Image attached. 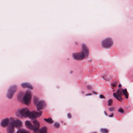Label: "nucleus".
<instances>
[{
    "mask_svg": "<svg viewBox=\"0 0 133 133\" xmlns=\"http://www.w3.org/2000/svg\"><path fill=\"white\" fill-rule=\"evenodd\" d=\"M34 126H33L31 123L28 121L25 122L26 126L29 129L33 130L34 133H38L37 131L40 124L39 122L37 120H35L33 122ZM46 127H43L41 128L40 130L39 133H46Z\"/></svg>",
    "mask_w": 133,
    "mask_h": 133,
    "instance_id": "obj_1",
    "label": "nucleus"
},
{
    "mask_svg": "<svg viewBox=\"0 0 133 133\" xmlns=\"http://www.w3.org/2000/svg\"><path fill=\"white\" fill-rule=\"evenodd\" d=\"M18 112L22 117H28L30 118H32L39 117L42 114L43 112L42 111H40L39 112H37L34 111L30 112L27 108H24L19 110Z\"/></svg>",
    "mask_w": 133,
    "mask_h": 133,
    "instance_id": "obj_2",
    "label": "nucleus"
},
{
    "mask_svg": "<svg viewBox=\"0 0 133 133\" xmlns=\"http://www.w3.org/2000/svg\"><path fill=\"white\" fill-rule=\"evenodd\" d=\"M82 48V50L81 53L74 54L72 55L73 58L75 59H83L88 54V49L85 44H83Z\"/></svg>",
    "mask_w": 133,
    "mask_h": 133,
    "instance_id": "obj_3",
    "label": "nucleus"
},
{
    "mask_svg": "<svg viewBox=\"0 0 133 133\" xmlns=\"http://www.w3.org/2000/svg\"><path fill=\"white\" fill-rule=\"evenodd\" d=\"M123 94L125 96L126 98H128V94L126 89H118L116 91V93H113L114 97L118 100L121 101L123 99L121 95Z\"/></svg>",
    "mask_w": 133,
    "mask_h": 133,
    "instance_id": "obj_4",
    "label": "nucleus"
},
{
    "mask_svg": "<svg viewBox=\"0 0 133 133\" xmlns=\"http://www.w3.org/2000/svg\"><path fill=\"white\" fill-rule=\"evenodd\" d=\"M22 124L21 121L19 119L12 121L7 128L8 133H14V128L20 127Z\"/></svg>",
    "mask_w": 133,
    "mask_h": 133,
    "instance_id": "obj_5",
    "label": "nucleus"
},
{
    "mask_svg": "<svg viewBox=\"0 0 133 133\" xmlns=\"http://www.w3.org/2000/svg\"><path fill=\"white\" fill-rule=\"evenodd\" d=\"M38 101V98H34V102L36 104L37 110L38 111H39L44 108L45 106V103L44 101Z\"/></svg>",
    "mask_w": 133,
    "mask_h": 133,
    "instance_id": "obj_6",
    "label": "nucleus"
},
{
    "mask_svg": "<svg viewBox=\"0 0 133 133\" xmlns=\"http://www.w3.org/2000/svg\"><path fill=\"white\" fill-rule=\"evenodd\" d=\"M31 92L30 91H26L23 97V101L26 104H28L30 103L31 98Z\"/></svg>",
    "mask_w": 133,
    "mask_h": 133,
    "instance_id": "obj_7",
    "label": "nucleus"
},
{
    "mask_svg": "<svg viewBox=\"0 0 133 133\" xmlns=\"http://www.w3.org/2000/svg\"><path fill=\"white\" fill-rule=\"evenodd\" d=\"M113 44L112 40L110 38H107L103 40L102 43V45L104 48L111 47Z\"/></svg>",
    "mask_w": 133,
    "mask_h": 133,
    "instance_id": "obj_8",
    "label": "nucleus"
},
{
    "mask_svg": "<svg viewBox=\"0 0 133 133\" xmlns=\"http://www.w3.org/2000/svg\"><path fill=\"white\" fill-rule=\"evenodd\" d=\"M16 91V87L15 85L10 87L7 94V97L9 99H11Z\"/></svg>",
    "mask_w": 133,
    "mask_h": 133,
    "instance_id": "obj_9",
    "label": "nucleus"
},
{
    "mask_svg": "<svg viewBox=\"0 0 133 133\" xmlns=\"http://www.w3.org/2000/svg\"><path fill=\"white\" fill-rule=\"evenodd\" d=\"M9 123V121L8 119H5L2 120L1 122V126L4 127L7 126Z\"/></svg>",
    "mask_w": 133,
    "mask_h": 133,
    "instance_id": "obj_10",
    "label": "nucleus"
},
{
    "mask_svg": "<svg viewBox=\"0 0 133 133\" xmlns=\"http://www.w3.org/2000/svg\"><path fill=\"white\" fill-rule=\"evenodd\" d=\"M22 87H26L29 89H31L32 87V86L28 83H23L21 84Z\"/></svg>",
    "mask_w": 133,
    "mask_h": 133,
    "instance_id": "obj_11",
    "label": "nucleus"
},
{
    "mask_svg": "<svg viewBox=\"0 0 133 133\" xmlns=\"http://www.w3.org/2000/svg\"><path fill=\"white\" fill-rule=\"evenodd\" d=\"M44 119L46 122L49 123H51L53 122V121L51 118H49L47 119L45 118Z\"/></svg>",
    "mask_w": 133,
    "mask_h": 133,
    "instance_id": "obj_12",
    "label": "nucleus"
},
{
    "mask_svg": "<svg viewBox=\"0 0 133 133\" xmlns=\"http://www.w3.org/2000/svg\"><path fill=\"white\" fill-rule=\"evenodd\" d=\"M17 133H29L27 131L24 129H21L18 130Z\"/></svg>",
    "mask_w": 133,
    "mask_h": 133,
    "instance_id": "obj_13",
    "label": "nucleus"
},
{
    "mask_svg": "<svg viewBox=\"0 0 133 133\" xmlns=\"http://www.w3.org/2000/svg\"><path fill=\"white\" fill-rule=\"evenodd\" d=\"M100 131L101 133H108V130L106 129L101 128Z\"/></svg>",
    "mask_w": 133,
    "mask_h": 133,
    "instance_id": "obj_14",
    "label": "nucleus"
},
{
    "mask_svg": "<svg viewBox=\"0 0 133 133\" xmlns=\"http://www.w3.org/2000/svg\"><path fill=\"white\" fill-rule=\"evenodd\" d=\"M112 99H110L108 101V106H110L111 105L112 102Z\"/></svg>",
    "mask_w": 133,
    "mask_h": 133,
    "instance_id": "obj_15",
    "label": "nucleus"
},
{
    "mask_svg": "<svg viewBox=\"0 0 133 133\" xmlns=\"http://www.w3.org/2000/svg\"><path fill=\"white\" fill-rule=\"evenodd\" d=\"M117 81H115L114 82H113V83H112L111 84V85L112 87H116L117 85Z\"/></svg>",
    "mask_w": 133,
    "mask_h": 133,
    "instance_id": "obj_16",
    "label": "nucleus"
},
{
    "mask_svg": "<svg viewBox=\"0 0 133 133\" xmlns=\"http://www.w3.org/2000/svg\"><path fill=\"white\" fill-rule=\"evenodd\" d=\"M118 111L119 112L121 113H123L124 112V110L122 108H120L118 110Z\"/></svg>",
    "mask_w": 133,
    "mask_h": 133,
    "instance_id": "obj_17",
    "label": "nucleus"
},
{
    "mask_svg": "<svg viewBox=\"0 0 133 133\" xmlns=\"http://www.w3.org/2000/svg\"><path fill=\"white\" fill-rule=\"evenodd\" d=\"M55 126L57 128H58L59 126V124L58 123H56L55 124Z\"/></svg>",
    "mask_w": 133,
    "mask_h": 133,
    "instance_id": "obj_18",
    "label": "nucleus"
},
{
    "mask_svg": "<svg viewBox=\"0 0 133 133\" xmlns=\"http://www.w3.org/2000/svg\"><path fill=\"white\" fill-rule=\"evenodd\" d=\"M99 97L101 99H103V98L105 99V98L104 97L103 95H99Z\"/></svg>",
    "mask_w": 133,
    "mask_h": 133,
    "instance_id": "obj_19",
    "label": "nucleus"
},
{
    "mask_svg": "<svg viewBox=\"0 0 133 133\" xmlns=\"http://www.w3.org/2000/svg\"><path fill=\"white\" fill-rule=\"evenodd\" d=\"M114 110V108H113L111 107L109 109V110L110 111H113Z\"/></svg>",
    "mask_w": 133,
    "mask_h": 133,
    "instance_id": "obj_20",
    "label": "nucleus"
},
{
    "mask_svg": "<svg viewBox=\"0 0 133 133\" xmlns=\"http://www.w3.org/2000/svg\"><path fill=\"white\" fill-rule=\"evenodd\" d=\"M102 77L103 78H104V79H105V80H109L110 79V78H106V77H104L103 76Z\"/></svg>",
    "mask_w": 133,
    "mask_h": 133,
    "instance_id": "obj_21",
    "label": "nucleus"
},
{
    "mask_svg": "<svg viewBox=\"0 0 133 133\" xmlns=\"http://www.w3.org/2000/svg\"><path fill=\"white\" fill-rule=\"evenodd\" d=\"M87 88L88 89H91V86L89 85H87Z\"/></svg>",
    "mask_w": 133,
    "mask_h": 133,
    "instance_id": "obj_22",
    "label": "nucleus"
},
{
    "mask_svg": "<svg viewBox=\"0 0 133 133\" xmlns=\"http://www.w3.org/2000/svg\"><path fill=\"white\" fill-rule=\"evenodd\" d=\"M68 117L69 118H71V116L70 114H68L67 115Z\"/></svg>",
    "mask_w": 133,
    "mask_h": 133,
    "instance_id": "obj_23",
    "label": "nucleus"
},
{
    "mask_svg": "<svg viewBox=\"0 0 133 133\" xmlns=\"http://www.w3.org/2000/svg\"><path fill=\"white\" fill-rule=\"evenodd\" d=\"M91 95V94L89 93V94H87L85 95V96H90Z\"/></svg>",
    "mask_w": 133,
    "mask_h": 133,
    "instance_id": "obj_24",
    "label": "nucleus"
},
{
    "mask_svg": "<svg viewBox=\"0 0 133 133\" xmlns=\"http://www.w3.org/2000/svg\"><path fill=\"white\" fill-rule=\"evenodd\" d=\"M113 115L114 114L113 113H112L109 115V117H112L113 116Z\"/></svg>",
    "mask_w": 133,
    "mask_h": 133,
    "instance_id": "obj_25",
    "label": "nucleus"
},
{
    "mask_svg": "<svg viewBox=\"0 0 133 133\" xmlns=\"http://www.w3.org/2000/svg\"><path fill=\"white\" fill-rule=\"evenodd\" d=\"M104 113L105 114V115L106 116H107V113L105 111H104Z\"/></svg>",
    "mask_w": 133,
    "mask_h": 133,
    "instance_id": "obj_26",
    "label": "nucleus"
},
{
    "mask_svg": "<svg viewBox=\"0 0 133 133\" xmlns=\"http://www.w3.org/2000/svg\"><path fill=\"white\" fill-rule=\"evenodd\" d=\"M118 87H122V85L120 84H119Z\"/></svg>",
    "mask_w": 133,
    "mask_h": 133,
    "instance_id": "obj_27",
    "label": "nucleus"
},
{
    "mask_svg": "<svg viewBox=\"0 0 133 133\" xmlns=\"http://www.w3.org/2000/svg\"><path fill=\"white\" fill-rule=\"evenodd\" d=\"M17 116H18V117H20V116L18 114H17Z\"/></svg>",
    "mask_w": 133,
    "mask_h": 133,
    "instance_id": "obj_28",
    "label": "nucleus"
},
{
    "mask_svg": "<svg viewBox=\"0 0 133 133\" xmlns=\"http://www.w3.org/2000/svg\"><path fill=\"white\" fill-rule=\"evenodd\" d=\"M81 93L82 94H84V92H81Z\"/></svg>",
    "mask_w": 133,
    "mask_h": 133,
    "instance_id": "obj_29",
    "label": "nucleus"
},
{
    "mask_svg": "<svg viewBox=\"0 0 133 133\" xmlns=\"http://www.w3.org/2000/svg\"><path fill=\"white\" fill-rule=\"evenodd\" d=\"M93 92V93H94V94H95L96 95V94H97L96 93H95V92Z\"/></svg>",
    "mask_w": 133,
    "mask_h": 133,
    "instance_id": "obj_30",
    "label": "nucleus"
}]
</instances>
